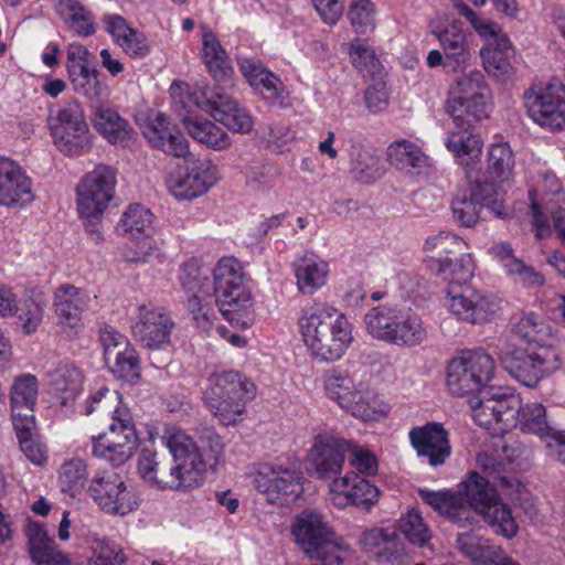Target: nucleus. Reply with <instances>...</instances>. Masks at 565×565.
Listing matches in <instances>:
<instances>
[{"label":"nucleus","mask_w":565,"mask_h":565,"mask_svg":"<svg viewBox=\"0 0 565 565\" xmlns=\"http://www.w3.org/2000/svg\"><path fill=\"white\" fill-rule=\"evenodd\" d=\"M298 326L305 344L321 361L341 359L353 341L352 324L347 316L326 302L305 306Z\"/></svg>","instance_id":"1"},{"label":"nucleus","mask_w":565,"mask_h":565,"mask_svg":"<svg viewBox=\"0 0 565 565\" xmlns=\"http://www.w3.org/2000/svg\"><path fill=\"white\" fill-rule=\"evenodd\" d=\"M162 441L171 454V461L158 452L145 448L138 458V473L151 487L159 490L186 491L196 488L199 477L195 456L186 454L188 446L175 438L172 427L164 429Z\"/></svg>","instance_id":"2"},{"label":"nucleus","mask_w":565,"mask_h":565,"mask_svg":"<svg viewBox=\"0 0 565 565\" xmlns=\"http://www.w3.org/2000/svg\"><path fill=\"white\" fill-rule=\"evenodd\" d=\"M363 322L373 339L397 348H416L428 338V328L423 317L396 301L372 307L365 312Z\"/></svg>","instance_id":"3"},{"label":"nucleus","mask_w":565,"mask_h":565,"mask_svg":"<svg viewBox=\"0 0 565 565\" xmlns=\"http://www.w3.org/2000/svg\"><path fill=\"white\" fill-rule=\"evenodd\" d=\"M460 498V510H470L472 520L469 525H476L479 516L505 539H512L519 531V525L510 505L502 501L497 488L490 480L477 471H472L462 480L457 490Z\"/></svg>","instance_id":"4"},{"label":"nucleus","mask_w":565,"mask_h":565,"mask_svg":"<svg viewBox=\"0 0 565 565\" xmlns=\"http://www.w3.org/2000/svg\"><path fill=\"white\" fill-rule=\"evenodd\" d=\"M256 396V385L238 371L228 370L212 373L203 399L213 416L225 426L242 419L248 402Z\"/></svg>","instance_id":"5"},{"label":"nucleus","mask_w":565,"mask_h":565,"mask_svg":"<svg viewBox=\"0 0 565 565\" xmlns=\"http://www.w3.org/2000/svg\"><path fill=\"white\" fill-rule=\"evenodd\" d=\"M214 301L218 311L230 322L249 324L252 322L253 298L245 286L241 264L233 257H223L213 270Z\"/></svg>","instance_id":"6"},{"label":"nucleus","mask_w":565,"mask_h":565,"mask_svg":"<svg viewBox=\"0 0 565 565\" xmlns=\"http://www.w3.org/2000/svg\"><path fill=\"white\" fill-rule=\"evenodd\" d=\"M116 171L98 164L86 173L76 185L77 210L85 220V228L94 242L102 239L100 217L114 198Z\"/></svg>","instance_id":"7"},{"label":"nucleus","mask_w":565,"mask_h":565,"mask_svg":"<svg viewBox=\"0 0 565 565\" xmlns=\"http://www.w3.org/2000/svg\"><path fill=\"white\" fill-rule=\"evenodd\" d=\"M291 534L309 559L330 554L352 553L350 544L335 533L326 516L312 509H306L296 515L291 524Z\"/></svg>","instance_id":"8"},{"label":"nucleus","mask_w":565,"mask_h":565,"mask_svg":"<svg viewBox=\"0 0 565 565\" xmlns=\"http://www.w3.org/2000/svg\"><path fill=\"white\" fill-rule=\"evenodd\" d=\"M494 360L483 349L466 350L450 360L446 385L451 395H475L489 388L494 374Z\"/></svg>","instance_id":"9"},{"label":"nucleus","mask_w":565,"mask_h":565,"mask_svg":"<svg viewBox=\"0 0 565 565\" xmlns=\"http://www.w3.org/2000/svg\"><path fill=\"white\" fill-rule=\"evenodd\" d=\"M138 445L139 438L129 409L117 406L111 412L108 430L92 437V455L119 467L135 455Z\"/></svg>","instance_id":"10"},{"label":"nucleus","mask_w":565,"mask_h":565,"mask_svg":"<svg viewBox=\"0 0 565 565\" xmlns=\"http://www.w3.org/2000/svg\"><path fill=\"white\" fill-rule=\"evenodd\" d=\"M502 366L527 387H535L561 366L558 352L546 344L516 347L501 353Z\"/></svg>","instance_id":"11"},{"label":"nucleus","mask_w":565,"mask_h":565,"mask_svg":"<svg viewBox=\"0 0 565 565\" xmlns=\"http://www.w3.org/2000/svg\"><path fill=\"white\" fill-rule=\"evenodd\" d=\"M446 111L452 120H481L489 117L490 92L480 71L470 70L456 78L448 92Z\"/></svg>","instance_id":"12"},{"label":"nucleus","mask_w":565,"mask_h":565,"mask_svg":"<svg viewBox=\"0 0 565 565\" xmlns=\"http://www.w3.org/2000/svg\"><path fill=\"white\" fill-rule=\"evenodd\" d=\"M473 420L486 429L503 434L515 427L519 396L502 387L490 386L469 399Z\"/></svg>","instance_id":"13"},{"label":"nucleus","mask_w":565,"mask_h":565,"mask_svg":"<svg viewBox=\"0 0 565 565\" xmlns=\"http://www.w3.org/2000/svg\"><path fill=\"white\" fill-rule=\"evenodd\" d=\"M188 102L234 132L247 134L253 129L254 120L249 111L220 86H205L190 92Z\"/></svg>","instance_id":"14"},{"label":"nucleus","mask_w":565,"mask_h":565,"mask_svg":"<svg viewBox=\"0 0 565 565\" xmlns=\"http://www.w3.org/2000/svg\"><path fill=\"white\" fill-rule=\"evenodd\" d=\"M87 492L99 509L110 515H127L141 503L137 489L111 471L96 472L88 482Z\"/></svg>","instance_id":"15"},{"label":"nucleus","mask_w":565,"mask_h":565,"mask_svg":"<svg viewBox=\"0 0 565 565\" xmlns=\"http://www.w3.org/2000/svg\"><path fill=\"white\" fill-rule=\"evenodd\" d=\"M49 122L54 145L61 152L77 156L89 148V128L78 102L71 100L60 107Z\"/></svg>","instance_id":"16"},{"label":"nucleus","mask_w":565,"mask_h":565,"mask_svg":"<svg viewBox=\"0 0 565 565\" xmlns=\"http://www.w3.org/2000/svg\"><path fill=\"white\" fill-rule=\"evenodd\" d=\"M524 105L529 116L541 127L565 128V87L561 82L532 86L524 93Z\"/></svg>","instance_id":"17"},{"label":"nucleus","mask_w":565,"mask_h":565,"mask_svg":"<svg viewBox=\"0 0 565 565\" xmlns=\"http://www.w3.org/2000/svg\"><path fill=\"white\" fill-rule=\"evenodd\" d=\"M302 480L301 471L270 462L258 465L254 476L256 489L271 504H287L298 499L303 491Z\"/></svg>","instance_id":"18"},{"label":"nucleus","mask_w":565,"mask_h":565,"mask_svg":"<svg viewBox=\"0 0 565 565\" xmlns=\"http://www.w3.org/2000/svg\"><path fill=\"white\" fill-rule=\"evenodd\" d=\"M446 306L458 319L476 324L482 323L495 312L497 303L470 285H448Z\"/></svg>","instance_id":"19"},{"label":"nucleus","mask_w":565,"mask_h":565,"mask_svg":"<svg viewBox=\"0 0 565 565\" xmlns=\"http://www.w3.org/2000/svg\"><path fill=\"white\" fill-rule=\"evenodd\" d=\"M174 323L164 310L141 305L131 324L137 342L149 350L164 349L170 344V334Z\"/></svg>","instance_id":"20"},{"label":"nucleus","mask_w":565,"mask_h":565,"mask_svg":"<svg viewBox=\"0 0 565 565\" xmlns=\"http://www.w3.org/2000/svg\"><path fill=\"white\" fill-rule=\"evenodd\" d=\"M350 441L329 431L319 433L313 440L308 459L320 479L333 480L341 473Z\"/></svg>","instance_id":"21"},{"label":"nucleus","mask_w":565,"mask_h":565,"mask_svg":"<svg viewBox=\"0 0 565 565\" xmlns=\"http://www.w3.org/2000/svg\"><path fill=\"white\" fill-rule=\"evenodd\" d=\"M141 128L153 148L175 158H185L190 153L189 141L166 114L150 110Z\"/></svg>","instance_id":"22"},{"label":"nucleus","mask_w":565,"mask_h":565,"mask_svg":"<svg viewBox=\"0 0 565 565\" xmlns=\"http://www.w3.org/2000/svg\"><path fill=\"white\" fill-rule=\"evenodd\" d=\"M408 437L417 457L426 459L430 467L443 466L451 455L448 431L440 423L429 422L415 426Z\"/></svg>","instance_id":"23"},{"label":"nucleus","mask_w":565,"mask_h":565,"mask_svg":"<svg viewBox=\"0 0 565 565\" xmlns=\"http://www.w3.org/2000/svg\"><path fill=\"white\" fill-rule=\"evenodd\" d=\"M66 70L73 89L89 99L102 95V83L96 66L89 61V51L79 43H71L66 52Z\"/></svg>","instance_id":"24"},{"label":"nucleus","mask_w":565,"mask_h":565,"mask_svg":"<svg viewBox=\"0 0 565 565\" xmlns=\"http://www.w3.org/2000/svg\"><path fill=\"white\" fill-rule=\"evenodd\" d=\"M92 297L85 289L64 284L54 292L53 306L58 326L70 337L82 327L83 313L89 308Z\"/></svg>","instance_id":"25"},{"label":"nucleus","mask_w":565,"mask_h":565,"mask_svg":"<svg viewBox=\"0 0 565 565\" xmlns=\"http://www.w3.org/2000/svg\"><path fill=\"white\" fill-rule=\"evenodd\" d=\"M218 179L217 167L210 159H193L184 175L169 182V191L178 200L190 201L206 193Z\"/></svg>","instance_id":"26"},{"label":"nucleus","mask_w":565,"mask_h":565,"mask_svg":"<svg viewBox=\"0 0 565 565\" xmlns=\"http://www.w3.org/2000/svg\"><path fill=\"white\" fill-rule=\"evenodd\" d=\"M194 108L198 109L188 102V93L174 102V110L189 135L213 150L227 149L232 143L230 136L215 122L204 118L192 117Z\"/></svg>","instance_id":"27"},{"label":"nucleus","mask_w":565,"mask_h":565,"mask_svg":"<svg viewBox=\"0 0 565 565\" xmlns=\"http://www.w3.org/2000/svg\"><path fill=\"white\" fill-rule=\"evenodd\" d=\"M330 501L337 508L363 505L370 508L377 501L380 491L369 480L354 472L334 478L330 486Z\"/></svg>","instance_id":"28"},{"label":"nucleus","mask_w":565,"mask_h":565,"mask_svg":"<svg viewBox=\"0 0 565 565\" xmlns=\"http://www.w3.org/2000/svg\"><path fill=\"white\" fill-rule=\"evenodd\" d=\"M175 438H180L182 444L189 446L186 454L195 456L194 465L198 468L199 477L196 488L200 487L205 478L207 469L214 470L220 463L224 454V441L220 435L213 430H205L200 437L198 445L190 436L175 426H171Z\"/></svg>","instance_id":"29"},{"label":"nucleus","mask_w":565,"mask_h":565,"mask_svg":"<svg viewBox=\"0 0 565 565\" xmlns=\"http://www.w3.org/2000/svg\"><path fill=\"white\" fill-rule=\"evenodd\" d=\"M458 119L452 120L454 128L447 132L445 147L460 166L470 168L480 160L483 143L481 137L473 132V120Z\"/></svg>","instance_id":"30"},{"label":"nucleus","mask_w":565,"mask_h":565,"mask_svg":"<svg viewBox=\"0 0 565 565\" xmlns=\"http://www.w3.org/2000/svg\"><path fill=\"white\" fill-rule=\"evenodd\" d=\"M34 199L32 182L14 161L0 159V205L23 206Z\"/></svg>","instance_id":"31"},{"label":"nucleus","mask_w":565,"mask_h":565,"mask_svg":"<svg viewBox=\"0 0 565 565\" xmlns=\"http://www.w3.org/2000/svg\"><path fill=\"white\" fill-rule=\"evenodd\" d=\"M25 535L30 557L36 565H72L70 556L56 546L42 523L30 522Z\"/></svg>","instance_id":"32"},{"label":"nucleus","mask_w":565,"mask_h":565,"mask_svg":"<svg viewBox=\"0 0 565 565\" xmlns=\"http://www.w3.org/2000/svg\"><path fill=\"white\" fill-rule=\"evenodd\" d=\"M489 254L515 282L527 288L539 287L544 284V276L532 266L526 265L522 259L518 258L509 243L500 242L494 244L490 247Z\"/></svg>","instance_id":"33"},{"label":"nucleus","mask_w":565,"mask_h":565,"mask_svg":"<svg viewBox=\"0 0 565 565\" xmlns=\"http://www.w3.org/2000/svg\"><path fill=\"white\" fill-rule=\"evenodd\" d=\"M294 273L298 290L312 295L327 284L330 269L324 259L315 254H305L295 260Z\"/></svg>","instance_id":"34"},{"label":"nucleus","mask_w":565,"mask_h":565,"mask_svg":"<svg viewBox=\"0 0 565 565\" xmlns=\"http://www.w3.org/2000/svg\"><path fill=\"white\" fill-rule=\"evenodd\" d=\"M445 55V66L458 70L470 60L466 34L459 23L452 22L443 30L434 31Z\"/></svg>","instance_id":"35"},{"label":"nucleus","mask_w":565,"mask_h":565,"mask_svg":"<svg viewBox=\"0 0 565 565\" xmlns=\"http://www.w3.org/2000/svg\"><path fill=\"white\" fill-rule=\"evenodd\" d=\"M418 494L425 503L447 516L455 524L465 527L471 523L472 512L465 509L460 510L461 497L457 494V491L419 489Z\"/></svg>","instance_id":"36"},{"label":"nucleus","mask_w":565,"mask_h":565,"mask_svg":"<svg viewBox=\"0 0 565 565\" xmlns=\"http://www.w3.org/2000/svg\"><path fill=\"white\" fill-rule=\"evenodd\" d=\"M343 409L355 418L369 422L385 417L390 412V406L373 390L359 383L353 397Z\"/></svg>","instance_id":"37"},{"label":"nucleus","mask_w":565,"mask_h":565,"mask_svg":"<svg viewBox=\"0 0 565 565\" xmlns=\"http://www.w3.org/2000/svg\"><path fill=\"white\" fill-rule=\"evenodd\" d=\"M202 61L209 74L217 82L225 81L233 74L227 52L211 31L205 32L202 38Z\"/></svg>","instance_id":"38"},{"label":"nucleus","mask_w":565,"mask_h":565,"mask_svg":"<svg viewBox=\"0 0 565 565\" xmlns=\"http://www.w3.org/2000/svg\"><path fill=\"white\" fill-rule=\"evenodd\" d=\"M94 122L96 129L113 145L127 146L131 139V126L117 110L110 107H98Z\"/></svg>","instance_id":"39"},{"label":"nucleus","mask_w":565,"mask_h":565,"mask_svg":"<svg viewBox=\"0 0 565 565\" xmlns=\"http://www.w3.org/2000/svg\"><path fill=\"white\" fill-rule=\"evenodd\" d=\"M519 425L523 433L533 434L543 441L555 428L548 420L546 408L543 404L532 402L522 405L519 397V407L515 412V426Z\"/></svg>","instance_id":"40"},{"label":"nucleus","mask_w":565,"mask_h":565,"mask_svg":"<svg viewBox=\"0 0 565 565\" xmlns=\"http://www.w3.org/2000/svg\"><path fill=\"white\" fill-rule=\"evenodd\" d=\"M431 269L449 279V285H468L467 281L473 276L475 262L471 254L463 253L460 257L452 259L449 256L431 257Z\"/></svg>","instance_id":"41"},{"label":"nucleus","mask_w":565,"mask_h":565,"mask_svg":"<svg viewBox=\"0 0 565 565\" xmlns=\"http://www.w3.org/2000/svg\"><path fill=\"white\" fill-rule=\"evenodd\" d=\"M50 381L62 404L67 405L82 391L83 374L75 365L62 364L50 373Z\"/></svg>","instance_id":"42"},{"label":"nucleus","mask_w":565,"mask_h":565,"mask_svg":"<svg viewBox=\"0 0 565 565\" xmlns=\"http://www.w3.org/2000/svg\"><path fill=\"white\" fill-rule=\"evenodd\" d=\"M486 199L482 193V183L476 182L471 188L470 195L457 194L451 203L454 218L465 227L473 226L482 210V201Z\"/></svg>","instance_id":"43"},{"label":"nucleus","mask_w":565,"mask_h":565,"mask_svg":"<svg viewBox=\"0 0 565 565\" xmlns=\"http://www.w3.org/2000/svg\"><path fill=\"white\" fill-rule=\"evenodd\" d=\"M179 280L188 297L205 296L213 291L214 279L211 280L210 270L196 259H190L180 266Z\"/></svg>","instance_id":"44"},{"label":"nucleus","mask_w":565,"mask_h":565,"mask_svg":"<svg viewBox=\"0 0 565 565\" xmlns=\"http://www.w3.org/2000/svg\"><path fill=\"white\" fill-rule=\"evenodd\" d=\"M515 166L514 154L509 143L498 142L490 146L487 159V171L490 183H503L513 175Z\"/></svg>","instance_id":"45"},{"label":"nucleus","mask_w":565,"mask_h":565,"mask_svg":"<svg viewBox=\"0 0 565 565\" xmlns=\"http://www.w3.org/2000/svg\"><path fill=\"white\" fill-rule=\"evenodd\" d=\"M456 543L459 551L476 565H484V563L491 561L501 547L475 532L458 534Z\"/></svg>","instance_id":"46"},{"label":"nucleus","mask_w":565,"mask_h":565,"mask_svg":"<svg viewBox=\"0 0 565 565\" xmlns=\"http://www.w3.org/2000/svg\"><path fill=\"white\" fill-rule=\"evenodd\" d=\"M390 163L399 170L419 169L427 166L428 157L415 143L399 140L390 145L387 149Z\"/></svg>","instance_id":"47"},{"label":"nucleus","mask_w":565,"mask_h":565,"mask_svg":"<svg viewBox=\"0 0 565 565\" xmlns=\"http://www.w3.org/2000/svg\"><path fill=\"white\" fill-rule=\"evenodd\" d=\"M350 170L355 180L365 184H371L382 177L380 159L372 150L362 147L352 148Z\"/></svg>","instance_id":"48"},{"label":"nucleus","mask_w":565,"mask_h":565,"mask_svg":"<svg viewBox=\"0 0 565 565\" xmlns=\"http://www.w3.org/2000/svg\"><path fill=\"white\" fill-rule=\"evenodd\" d=\"M397 529L409 544L417 547H426L433 537L431 530L415 509L401 515Z\"/></svg>","instance_id":"49"},{"label":"nucleus","mask_w":565,"mask_h":565,"mask_svg":"<svg viewBox=\"0 0 565 565\" xmlns=\"http://www.w3.org/2000/svg\"><path fill=\"white\" fill-rule=\"evenodd\" d=\"M108 370L117 377L129 383L140 379V360L136 349L130 344L115 352L111 360L105 361Z\"/></svg>","instance_id":"50"},{"label":"nucleus","mask_w":565,"mask_h":565,"mask_svg":"<svg viewBox=\"0 0 565 565\" xmlns=\"http://www.w3.org/2000/svg\"><path fill=\"white\" fill-rule=\"evenodd\" d=\"M46 300L41 291L33 290L20 305L15 315L26 334L35 332L42 322Z\"/></svg>","instance_id":"51"},{"label":"nucleus","mask_w":565,"mask_h":565,"mask_svg":"<svg viewBox=\"0 0 565 565\" xmlns=\"http://www.w3.org/2000/svg\"><path fill=\"white\" fill-rule=\"evenodd\" d=\"M119 227L129 236L152 234L153 214L143 205H129L119 221Z\"/></svg>","instance_id":"52"},{"label":"nucleus","mask_w":565,"mask_h":565,"mask_svg":"<svg viewBox=\"0 0 565 565\" xmlns=\"http://www.w3.org/2000/svg\"><path fill=\"white\" fill-rule=\"evenodd\" d=\"M87 481V466L82 459H71L60 469L58 484L62 492L75 497Z\"/></svg>","instance_id":"53"},{"label":"nucleus","mask_w":565,"mask_h":565,"mask_svg":"<svg viewBox=\"0 0 565 565\" xmlns=\"http://www.w3.org/2000/svg\"><path fill=\"white\" fill-rule=\"evenodd\" d=\"M117 406H124L121 403V395L117 391H111L107 386L102 385L95 391H92L84 402L78 406L81 415L89 416L94 412H111Z\"/></svg>","instance_id":"54"},{"label":"nucleus","mask_w":565,"mask_h":565,"mask_svg":"<svg viewBox=\"0 0 565 565\" xmlns=\"http://www.w3.org/2000/svg\"><path fill=\"white\" fill-rule=\"evenodd\" d=\"M38 391L39 383L34 375L26 373L18 376L11 387V408H33Z\"/></svg>","instance_id":"55"},{"label":"nucleus","mask_w":565,"mask_h":565,"mask_svg":"<svg viewBox=\"0 0 565 565\" xmlns=\"http://www.w3.org/2000/svg\"><path fill=\"white\" fill-rule=\"evenodd\" d=\"M213 292L210 295H195L188 297L186 308L196 327L204 332H210L217 319L216 312L212 306Z\"/></svg>","instance_id":"56"},{"label":"nucleus","mask_w":565,"mask_h":565,"mask_svg":"<svg viewBox=\"0 0 565 565\" xmlns=\"http://www.w3.org/2000/svg\"><path fill=\"white\" fill-rule=\"evenodd\" d=\"M324 386L328 396L344 408L359 384H355L350 375L333 371L327 375Z\"/></svg>","instance_id":"57"},{"label":"nucleus","mask_w":565,"mask_h":565,"mask_svg":"<svg viewBox=\"0 0 565 565\" xmlns=\"http://www.w3.org/2000/svg\"><path fill=\"white\" fill-rule=\"evenodd\" d=\"M250 86L269 103L277 104L280 107L286 106L288 92L282 81L269 70L256 79L254 84H250Z\"/></svg>","instance_id":"58"},{"label":"nucleus","mask_w":565,"mask_h":565,"mask_svg":"<svg viewBox=\"0 0 565 565\" xmlns=\"http://www.w3.org/2000/svg\"><path fill=\"white\" fill-rule=\"evenodd\" d=\"M158 252V244L151 234L129 236L122 256L127 262L146 263Z\"/></svg>","instance_id":"59"},{"label":"nucleus","mask_w":565,"mask_h":565,"mask_svg":"<svg viewBox=\"0 0 565 565\" xmlns=\"http://www.w3.org/2000/svg\"><path fill=\"white\" fill-rule=\"evenodd\" d=\"M259 137L266 142L267 148L277 153L289 150L296 138L290 127L284 124H274L262 128Z\"/></svg>","instance_id":"60"},{"label":"nucleus","mask_w":565,"mask_h":565,"mask_svg":"<svg viewBox=\"0 0 565 565\" xmlns=\"http://www.w3.org/2000/svg\"><path fill=\"white\" fill-rule=\"evenodd\" d=\"M348 18L356 33H366L374 25L373 3L370 0L354 1L349 8Z\"/></svg>","instance_id":"61"},{"label":"nucleus","mask_w":565,"mask_h":565,"mask_svg":"<svg viewBox=\"0 0 565 565\" xmlns=\"http://www.w3.org/2000/svg\"><path fill=\"white\" fill-rule=\"evenodd\" d=\"M350 58L355 68L360 72L374 74L379 68V61L373 49L363 40H354L350 44Z\"/></svg>","instance_id":"62"},{"label":"nucleus","mask_w":565,"mask_h":565,"mask_svg":"<svg viewBox=\"0 0 565 565\" xmlns=\"http://www.w3.org/2000/svg\"><path fill=\"white\" fill-rule=\"evenodd\" d=\"M487 72L499 79H504L512 74L510 57L512 53H498L491 47H482L480 51Z\"/></svg>","instance_id":"63"},{"label":"nucleus","mask_w":565,"mask_h":565,"mask_svg":"<svg viewBox=\"0 0 565 565\" xmlns=\"http://www.w3.org/2000/svg\"><path fill=\"white\" fill-rule=\"evenodd\" d=\"M92 548L93 556L88 565H120L125 561L121 550L105 540H96Z\"/></svg>","instance_id":"64"}]
</instances>
